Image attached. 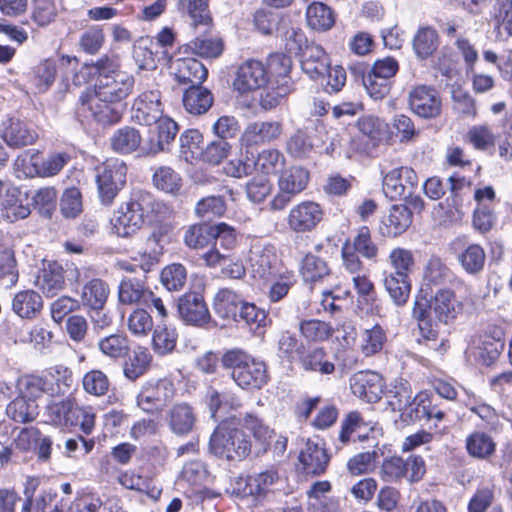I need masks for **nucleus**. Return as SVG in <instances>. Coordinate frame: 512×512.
<instances>
[{
  "label": "nucleus",
  "instance_id": "c03bdc74",
  "mask_svg": "<svg viewBox=\"0 0 512 512\" xmlns=\"http://www.w3.org/2000/svg\"><path fill=\"white\" fill-rule=\"evenodd\" d=\"M307 25L315 31H327L335 23L332 9L322 2L311 3L306 10Z\"/></svg>",
  "mask_w": 512,
  "mask_h": 512
},
{
  "label": "nucleus",
  "instance_id": "79ce46f5",
  "mask_svg": "<svg viewBox=\"0 0 512 512\" xmlns=\"http://www.w3.org/2000/svg\"><path fill=\"white\" fill-rule=\"evenodd\" d=\"M412 315L418 322V327L423 339L428 342H436L439 332L437 324L433 323L430 312L427 310V300L425 298L416 297Z\"/></svg>",
  "mask_w": 512,
  "mask_h": 512
},
{
  "label": "nucleus",
  "instance_id": "3c124183",
  "mask_svg": "<svg viewBox=\"0 0 512 512\" xmlns=\"http://www.w3.org/2000/svg\"><path fill=\"white\" fill-rule=\"evenodd\" d=\"M305 352V346L298 340L295 334L290 331L280 333L277 341V355L292 363L296 360L300 361L301 356Z\"/></svg>",
  "mask_w": 512,
  "mask_h": 512
},
{
  "label": "nucleus",
  "instance_id": "f3484780",
  "mask_svg": "<svg viewBox=\"0 0 512 512\" xmlns=\"http://www.w3.org/2000/svg\"><path fill=\"white\" fill-rule=\"evenodd\" d=\"M463 305L455 297L454 292L448 288L438 289L430 303L427 302V310L433 312L437 320L448 324L461 313Z\"/></svg>",
  "mask_w": 512,
  "mask_h": 512
},
{
  "label": "nucleus",
  "instance_id": "de8ad7c7",
  "mask_svg": "<svg viewBox=\"0 0 512 512\" xmlns=\"http://www.w3.org/2000/svg\"><path fill=\"white\" fill-rule=\"evenodd\" d=\"M424 279L428 284L441 285L446 283L462 284L451 269L438 257H431L426 265Z\"/></svg>",
  "mask_w": 512,
  "mask_h": 512
},
{
  "label": "nucleus",
  "instance_id": "6e6d98bb",
  "mask_svg": "<svg viewBox=\"0 0 512 512\" xmlns=\"http://www.w3.org/2000/svg\"><path fill=\"white\" fill-rule=\"evenodd\" d=\"M153 183L157 189L176 195L182 187V178L171 167L160 166L153 174Z\"/></svg>",
  "mask_w": 512,
  "mask_h": 512
},
{
  "label": "nucleus",
  "instance_id": "20e7f679",
  "mask_svg": "<svg viewBox=\"0 0 512 512\" xmlns=\"http://www.w3.org/2000/svg\"><path fill=\"white\" fill-rule=\"evenodd\" d=\"M151 203L148 193H135L132 198L119 207L111 219L112 230L119 237L134 235L144 224L145 213Z\"/></svg>",
  "mask_w": 512,
  "mask_h": 512
},
{
  "label": "nucleus",
  "instance_id": "09e8293b",
  "mask_svg": "<svg viewBox=\"0 0 512 512\" xmlns=\"http://www.w3.org/2000/svg\"><path fill=\"white\" fill-rule=\"evenodd\" d=\"M189 49L197 56L215 59L224 51L223 40L216 36L200 35L188 44Z\"/></svg>",
  "mask_w": 512,
  "mask_h": 512
},
{
  "label": "nucleus",
  "instance_id": "0e129e2a",
  "mask_svg": "<svg viewBox=\"0 0 512 512\" xmlns=\"http://www.w3.org/2000/svg\"><path fill=\"white\" fill-rule=\"evenodd\" d=\"M299 330L305 339L312 342L325 341L334 332L330 324L316 319L303 320L300 323Z\"/></svg>",
  "mask_w": 512,
  "mask_h": 512
},
{
  "label": "nucleus",
  "instance_id": "a878e982",
  "mask_svg": "<svg viewBox=\"0 0 512 512\" xmlns=\"http://www.w3.org/2000/svg\"><path fill=\"white\" fill-rule=\"evenodd\" d=\"M237 418L241 419L240 426L248 430L254 441L266 451L270 441L274 436V430L271 429L264 420L255 412L240 413Z\"/></svg>",
  "mask_w": 512,
  "mask_h": 512
},
{
  "label": "nucleus",
  "instance_id": "49530a36",
  "mask_svg": "<svg viewBox=\"0 0 512 512\" xmlns=\"http://www.w3.org/2000/svg\"><path fill=\"white\" fill-rule=\"evenodd\" d=\"M386 341V331L381 325L375 324L371 328L362 331L360 335V351L366 357L376 355L382 351Z\"/></svg>",
  "mask_w": 512,
  "mask_h": 512
},
{
  "label": "nucleus",
  "instance_id": "052dcab7",
  "mask_svg": "<svg viewBox=\"0 0 512 512\" xmlns=\"http://www.w3.org/2000/svg\"><path fill=\"white\" fill-rule=\"evenodd\" d=\"M119 481L125 488L144 492L154 500H157L161 494V489L153 485L151 480L134 472L123 473Z\"/></svg>",
  "mask_w": 512,
  "mask_h": 512
},
{
  "label": "nucleus",
  "instance_id": "bf43d9fd",
  "mask_svg": "<svg viewBox=\"0 0 512 512\" xmlns=\"http://www.w3.org/2000/svg\"><path fill=\"white\" fill-rule=\"evenodd\" d=\"M151 359L149 351L146 348L139 347L124 365L125 377L132 381L141 377L148 370Z\"/></svg>",
  "mask_w": 512,
  "mask_h": 512
},
{
  "label": "nucleus",
  "instance_id": "39448f33",
  "mask_svg": "<svg viewBox=\"0 0 512 512\" xmlns=\"http://www.w3.org/2000/svg\"><path fill=\"white\" fill-rule=\"evenodd\" d=\"M127 167L124 161L108 159L95 168V180L98 194L103 204L112 203L126 183Z\"/></svg>",
  "mask_w": 512,
  "mask_h": 512
},
{
  "label": "nucleus",
  "instance_id": "a18cd8bd",
  "mask_svg": "<svg viewBox=\"0 0 512 512\" xmlns=\"http://www.w3.org/2000/svg\"><path fill=\"white\" fill-rule=\"evenodd\" d=\"M47 386L45 378L35 374L22 375L16 380L15 384L18 395L26 399L33 400L36 403L43 394L48 395Z\"/></svg>",
  "mask_w": 512,
  "mask_h": 512
},
{
  "label": "nucleus",
  "instance_id": "e2e57ef3",
  "mask_svg": "<svg viewBox=\"0 0 512 512\" xmlns=\"http://www.w3.org/2000/svg\"><path fill=\"white\" fill-rule=\"evenodd\" d=\"M82 387L86 393L92 396L102 397L109 391L110 380L103 371L93 369L84 374Z\"/></svg>",
  "mask_w": 512,
  "mask_h": 512
},
{
  "label": "nucleus",
  "instance_id": "f03ea898",
  "mask_svg": "<svg viewBox=\"0 0 512 512\" xmlns=\"http://www.w3.org/2000/svg\"><path fill=\"white\" fill-rule=\"evenodd\" d=\"M241 419L231 415L220 421L209 440V452L227 461L246 459L252 448L250 437L240 429Z\"/></svg>",
  "mask_w": 512,
  "mask_h": 512
},
{
  "label": "nucleus",
  "instance_id": "412c9836",
  "mask_svg": "<svg viewBox=\"0 0 512 512\" xmlns=\"http://www.w3.org/2000/svg\"><path fill=\"white\" fill-rule=\"evenodd\" d=\"M147 297H151V289L145 281V276H128L121 280L118 287V299L121 304L143 306Z\"/></svg>",
  "mask_w": 512,
  "mask_h": 512
},
{
  "label": "nucleus",
  "instance_id": "4be33fe9",
  "mask_svg": "<svg viewBox=\"0 0 512 512\" xmlns=\"http://www.w3.org/2000/svg\"><path fill=\"white\" fill-rule=\"evenodd\" d=\"M326 449L319 443L308 440L299 454V461L306 474L320 475L329 463Z\"/></svg>",
  "mask_w": 512,
  "mask_h": 512
},
{
  "label": "nucleus",
  "instance_id": "58836bf2",
  "mask_svg": "<svg viewBox=\"0 0 512 512\" xmlns=\"http://www.w3.org/2000/svg\"><path fill=\"white\" fill-rule=\"evenodd\" d=\"M38 414V404L18 394L6 407V415L8 418L19 424L33 422Z\"/></svg>",
  "mask_w": 512,
  "mask_h": 512
},
{
  "label": "nucleus",
  "instance_id": "ea45409f",
  "mask_svg": "<svg viewBox=\"0 0 512 512\" xmlns=\"http://www.w3.org/2000/svg\"><path fill=\"white\" fill-rule=\"evenodd\" d=\"M465 448L469 456L486 460L495 453L496 444L489 434L475 431L466 437Z\"/></svg>",
  "mask_w": 512,
  "mask_h": 512
},
{
  "label": "nucleus",
  "instance_id": "f8f14e48",
  "mask_svg": "<svg viewBox=\"0 0 512 512\" xmlns=\"http://www.w3.org/2000/svg\"><path fill=\"white\" fill-rule=\"evenodd\" d=\"M411 110L421 118H436L441 113V99L437 90L431 86L418 85L409 92Z\"/></svg>",
  "mask_w": 512,
  "mask_h": 512
},
{
  "label": "nucleus",
  "instance_id": "774afa93",
  "mask_svg": "<svg viewBox=\"0 0 512 512\" xmlns=\"http://www.w3.org/2000/svg\"><path fill=\"white\" fill-rule=\"evenodd\" d=\"M160 279L168 291H179L186 284L187 270L182 264L173 263L163 268Z\"/></svg>",
  "mask_w": 512,
  "mask_h": 512
},
{
  "label": "nucleus",
  "instance_id": "72a5a7b5",
  "mask_svg": "<svg viewBox=\"0 0 512 512\" xmlns=\"http://www.w3.org/2000/svg\"><path fill=\"white\" fill-rule=\"evenodd\" d=\"M301 367L305 371L330 375L335 372V364L330 360L326 350L321 347L308 349L300 358Z\"/></svg>",
  "mask_w": 512,
  "mask_h": 512
},
{
  "label": "nucleus",
  "instance_id": "69168bd1",
  "mask_svg": "<svg viewBox=\"0 0 512 512\" xmlns=\"http://www.w3.org/2000/svg\"><path fill=\"white\" fill-rule=\"evenodd\" d=\"M127 327L134 336H147L153 330L154 322L147 310L138 307L129 314Z\"/></svg>",
  "mask_w": 512,
  "mask_h": 512
},
{
  "label": "nucleus",
  "instance_id": "c9c22d12",
  "mask_svg": "<svg viewBox=\"0 0 512 512\" xmlns=\"http://www.w3.org/2000/svg\"><path fill=\"white\" fill-rule=\"evenodd\" d=\"M208 70L195 58L177 60L176 77L180 83L200 86L207 78Z\"/></svg>",
  "mask_w": 512,
  "mask_h": 512
},
{
  "label": "nucleus",
  "instance_id": "8fccbe9b",
  "mask_svg": "<svg viewBox=\"0 0 512 512\" xmlns=\"http://www.w3.org/2000/svg\"><path fill=\"white\" fill-rule=\"evenodd\" d=\"M382 454L380 448L358 453L347 461L346 468L352 476L371 473L376 469L377 462Z\"/></svg>",
  "mask_w": 512,
  "mask_h": 512
},
{
  "label": "nucleus",
  "instance_id": "bb28decb",
  "mask_svg": "<svg viewBox=\"0 0 512 512\" xmlns=\"http://www.w3.org/2000/svg\"><path fill=\"white\" fill-rule=\"evenodd\" d=\"M196 422L193 408L187 403L175 404L168 413V425L170 430L180 436L192 432Z\"/></svg>",
  "mask_w": 512,
  "mask_h": 512
},
{
  "label": "nucleus",
  "instance_id": "6ab92c4d",
  "mask_svg": "<svg viewBox=\"0 0 512 512\" xmlns=\"http://www.w3.org/2000/svg\"><path fill=\"white\" fill-rule=\"evenodd\" d=\"M301 53V68L311 79L317 80L325 76L330 66V58L325 50L316 43L304 46Z\"/></svg>",
  "mask_w": 512,
  "mask_h": 512
},
{
  "label": "nucleus",
  "instance_id": "4d7b16f0",
  "mask_svg": "<svg viewBox=\"0 0 512 512\" xmlns=\"http://www.w3.org/2000/svg\"><path fill=\"white\" fill-rule=\"evenodd\" d=\"M56 77V63L52 59H45L32 69L31 81L38 92L47 91L54 83Z\"/></svg>",
  "mask_w": 512,
  "mask_h": 512
},
{
  "label": "nucleus",
  "instance_id": "f257e3e1",
  "mask_svg": "<svg viewBox=\"0 0 512 512\" xmlns=\"http://www.w3.org/2000/svg\"><path fill=\"white\" fill-rule=\"evenodd\" d=\"M134 84L128 72L100 67L94 89L80 96L79 112L102 126L118 123L124 110L122 101L131 94Z\"/></svg>",
  "mask_w": 512,
  "mask_h": 512
},
{
  "label": "nucleus",
  "instance_id": "dca6fc26",
  "mask_svg": "<svg viewBox=\"0 0 512 512\" xmlns=\"http://www.w3.org/2000/svg\"><path fill=\"white\" fill-rule=\"evenodd\" d=\"M383 387V378L376 372L360 371L350 379L352 393L367 403H375L380 400Z\"/></svg>",
  "mask_w": 512,
  "mask_h": 512
},
{
  "label": "nucleus",
  "instance_id": "423d86ee",
  "mask_svg": "<svg viewBox=\"0 0 512 512\" xmlns=\"http://www.w3.org/2000/svg\"><path fill=\"white\" fill-rule=\"evenodd\" d=\"M175 387L167 379L146 381L136 397L137 406L148 414H158L173 400Z\"/></svg>",
  "mask_w": 512,
  "mask_h": 512
},
{
  "label": "nucleus",
  "instance_id": "393cba45",
  "mask_svg": "<svg viewBox=\"0 0 512 512\" xmlns=\"http://www.w3.org/2000/svg\"><path fill=\"white\" fill-rule=\"evenodd\" d=\"M501 329H495L494 335L485 334L475 348V358L485 366L493 364L504 349L505 342Z\"/></svg>",
  "mask_w": 512,
  "mask_h": 512
},
{
  "label": "nucleus",
  "instance_id": "e433bc0d",
  "mask_svg": "<svg viewBox=\"0 0 512 512\" xmlns=\"http://www.w3.org/2000/svg\"><path fill=\"white\" fill-rule=\"evenodd\" d=\"M383 284L394 305L402 307L407 303L411 291L409 276L384 272Z\"/></svg>",
  "mask_w": 512,
  "mask_h": 512
},
{
  "label": "nucleus",
  "instance_id": "cd10ccee",
  "mask_svg": "<svg viewBox=\"0 0 512 512\" xmlns=\"http://www.w3.org/2000/svg\"><path fill=\"white\" fill-rule=\"evenodd\" d=\"M382 223V234L388 237H396L406 231L411 225L412 212L405 205H393Z\"/></svg>",
  "mask_w": 512,
  "mask_h": 512
},
{
  "label": "nucleus",
  "instance_id": "c85d7f7f",
  "mask_svg": "<svg viewBox=\"0 0 512 512\" xmlns=\"http://www.w3.org/2000/svg\"><path fill=\"white\" fill-rule=\"evenodd\" d=\"M97 347L101 354L113 361L125 359L130 354V340L122 332L99 338Z\"/></svg>",
  "mask_w": 512,
  "mask_h": 512
},
{
  "label": "nucleus",
  "instance_id": "0eeeda50",
  "mask_svg": "<svg viewBox=\"0 0 512 512\" xmlns=\"http://www.w3.org/2000/svg\"><path fill=\"white\" fill-rule=\"evenodd\" d=\"M309 182V172L299 166L283 171L278 179V192L270 202L274 211L283 210L295 196L304 191Z\"/></svg>",
  "mask_w": 512,
  "mask_h": 512
},
{
  "label": "nucleus",
  "instance_id": "4c0bfd02",
  "mask_svg": "<svg viewBox=\"0 0 512 512\" xmlns=\"http://www.w3.org/2000/svg\"><path fill=\"white\" fill-rule=\"evenodd\" d=\"M37 285L47 297H52L65 285L63 268L57 262L48 263L37 278Z\"/></svg>",
  "mask_w": 512,
  "mask_h": 512
},
{
  "label": "nucleus",
  "instance_id": "7c9ffc66",
  "mask_svg": "<svg viewBox=\"0 0 512 512\" xmlns=\"http://www.w3.org/2000/svg\"><path fill=\"white\" fill-rule=\"evenodd\" d=\"M42 307V297L33 290L20 291L12 299V310L22 319L36 318Z\"/></svg>",
  "mask_w": 512,
  "mask_h": 512
},
{
  "label": "nucleus",
  "instance_id": "473e14b6",
  "mask_svg": "<svg viewBox=\"0 0 512 512\" xmlns=\"http://www.w3.org/2000/svg\"><path fill=\"white\" fill-rule=\"evenodd\" d=\"M142 136L140 132L131 126H124L117 129L110 138V145L114 152L119 154H130L137 149L142 150Z\"/></svg>",
  "mask_w": 512,
  "mask_h": 512
},
{
  "label": "nucleus",
  "instance_id": "338daca9",
  "mask_svg": "<svg viewBox=\"0 0 512 512\" xmlns=\"http://www.w3.org/2000/svg\"><path fill=\"white\" fill-rule=\"evenodd\" d=\"M357 126L363 135L367 136L374 142L382 141L388 132V125L384 120L373 115L361 117L357 122Z\"/></svg>",
  "mask_w": 512,
  "mask_h": 512
},
{
  "label": "nucleus",
  "instance_id": "a211bd4d",
  "mask_svg": "<svg viewBox=\"0 0 512 512\" xmlns=\"http://www.w3.org/2000/svg\"><path fill=\"white\" fill-rule=\"evenodd\" d=\"M248 261L252 276L265 280L275 273L278 259L273 246L254 244L249 251Z\"/></svg>",
  "mask_w": 512,
  "mask_h": 512
},
{
  "label": "nucleus",
  "instance_id": "b1692460",
  "mask_svg": "<svg viewBox=\"0 0 512 512\" xmlns=\"http://www.w3.org/2000/svg\"><path fill=\"white\" fill-rule=\"evenodd\" d=\"M108 284L98 278L91 279L82 287L80 306L89 310H102L109 296Z\"/></svg>",
  "mask_w": 512,
  "mask_h": 512
},
{
  "label": "nucleus",
  "instance_id": "a19ab883",
  "mask_svg": "<svg viewBox=\"0 0 512 512\" xmlns=\"http://www.w3.org/2000/svg\"><path fill=\"white\" fill-rule=\"evenodd\" d=\"M43 378L47 381L48 395L50 396L64 395L73 384L72 371L64 365L50 367Z\"/></svg>",
  "mask_w": 512,
  "mask_h": 512
},
{
  "label": "nucleus",
  "instance_id": "f704fd0d",
  "mask_svg": "<svg viewBox=\"0 0 512 512\" xmlns=\"http://www.w3.org/2000/svg\"><path fill=\"white\" fill-rule=\"evenodd\" d=\"M244 300L231 289H220L213 299L215 313L223 319H237L239 308Z\"/></svg>",
  "mask_w": 512,
  "mask_h": 512
},
{
  "label": "nucleus",
  "instance_id": "aec40b11",
  "mask_svg": "<svg viewBox=\"0 0 512 512\" xmlns=\"http://www.w3.org/2000/svg\"><path fill=\"white\" fill-rule=\"evenodd\" d=\"M1 137L12 148L32 145L38 135L28 123L18 118H9L2 125Z\"/></svg>",
  "mask_w": 512,
  "mask_h": 512
},
{
  "label": "nucleus",
  "instance_id": "ddd939ff",
  "mask_svg": "<svg viewBox=\"0 0 512 512\" xmlns=\"http://www.w3.org/2000/svg\"><path fill=\"white\" fill-rule=\"evenodd\" d=\"M178 314L188 325L202 327L209 323L211 315L204 297L197 292H188L178 299Z\"/></svg>",
  "mask_w": 512,
  "mask_h": 512
},
{
  "label": "nucleus",
  "instance_id": "37998d69",
  "mask_svg": "<svg viewBox=\"0 0 512 512\" xmlns=\"http://www.w3.org/2000/svg\"><path fill=\"white\" fill-rule=\"evenodd\" d=\"M412 45L418 58H429L439 46V35L437 30L431 26L420 27L414 35Z\"/></svg>",
  "mask_w": 512,
  "mask_h": 512
},
{
  "label": "nucleus",
  "instance_id": "9b49d317",
  "mask_svg": "<svg viewBox=\"0 0 512 512\" xmlns=\"http://www.w3.org/2000/svg\"><path fill=\"white\" fill-rule=\"evenodd\" d=\"M323 210L314 201H303L291 208L287 216V225L293 232L312 231L322 220Z\"/></svg>",
  "mask_w": 512,
  "mask_h": 512
},
{
  "label": "nucleus",
  "instance_id": "c756f323",
  "mask_svg": "<svg viewBox=\"0 0 512 512\" xmlns=\"http://www.w3.org/2000/svg\"><path fill=\"white\" fill-rule=\"evenodd\" d=\"M457 261L469 275H478L484 269L486 254L484 248L476 243L464 244L457 252Z\"/></svg>",
  "mask_w": 512,
  "mask_h": 512
},
{
  "label": "nucleus",
  "instance_id": "5fc2aeb1",
  "mask_svg": "<svg viewBox=\"0 0 512 512\" xmlns=\"http://www.w3.org/2000/svg\"><path fill=\"white\" fill-rule=\"evenodd\" d=\"M387 397L389 398L388 404L392 410L403 414L414 396L410 383L407 380L399 379L396 380L392 389L389 390Z\"/></svg>",
  "mask_w": 512,
  "mask_h": 512
},
{
  "label": "nucleus",
  "instance_id": "9d476101",
  "mask_svg": "<svg viewBox=\"0 0 512 512\" xmlns=\"http://www.w3.org/2000/svg\"><path fill=\"white\" fill-rule=\"evenodd\" d=\"M153 124L155 127L150 130L148 139L142 145V153L149 156L168 150L178 132L177 123L167 116L162 115Z\"/></svg>",
  "mask_w": 512,
  "mask_h": 512
},
{
  "label": "nucleus",
  "instance_id": "5701e85b",
  "mask_svg": "<svg viewBox=\"0 0 512 512\" xmlns=\"http://www.w3.org/2000/svg\"><path fill=\"white\" fill-rule=\"evenodd\" d=\"M278 479V473L274 469L263 471L254 476L247 478H239L236 482L237 494L242 497L246 496H262L269 487Z\"/></svg>",
  "mask_w": 512,
  "mask_h": 512
},
{
  "label": "nucleus",
  "instance_id": "7ed1b4c3",
  "mask_svg": "<svg viewBox=\"0 0 512 512\" xmlns=\"http://www.w3.org/2000/svg\"><path fill=\"white\" fill-rule=\"evenodd\" d=\"M221 364L231 371V378L242 389H260L267 383L265 363L243 349L227 350L221 357Z\"/></svg>",
  "mask_w": 512,
  "mask_h": 512
},
{
  "label": "nucleus",
  "instance_id": "864d4df0",
  "mask_svg": "<svg viewBox=\"0 0 512 512\" xmlns=\"http://www.w3.org/2000/svg\"><path fill=\"white\" fill-rule=\"evenodd\" d=\"M285 163L283 154L277 149H264L253 161L254 171L264 175L275 174L282 170Z\"/></svg>",
  "mask_w": 512,
  "mask_h": 512
},
{
  "label": "nucleus",
  "instance_id": "1a4fd4ad",
  "mask_svg": "<svg viewBox=\"0 0 512 512\" xmlns=\"http://www.w3.org/2000/svg\"><path fill=\"white\" fill-rule=\"evenodd\" d=\"M163 115L161 93L158 89L142 91L133 101L132 119L140 125H152Z\"/></svg>",
  "mask_w": 512,
  "mask_h": 512
},
{
  "label": "nucleus",
  "instance_id": "603ef678",
  "mask_svg": "<svg viewBox=\"0 0 512 512\" xmlns=\"http://www.w3.org/2000/svg\"><path fill=\"white\" fill-rule=\"evenodd\" d=\"M177 6L181 13L187 14L191 18L195 27L199 25L207 27L212 22L208 0H178Z\"/></svg>",
  "mask_w": 512,
  "mask_h": 512
},
{
  "label": "nucleus",
  "instance_id": "680f3d73",
  "mask_svg": "<svg viewBox=\"0 0 512 512\" xmlns=\"http://www.w3.org/2000/svg\"><path fill=\"white\" fill-rule=\"evenodd\" d=\"M226 211L225 194L211 195L199 200L195 207L198 217L211 220L214 217L222 216Z\"/></svg>",
  "mask_w": 512,
  "mask_h": 512
},
{
  "label": "nucleus",
  "instance_id": "2eb2a0df",
  "mask_svg": "<svg viewBox=\"0 0 512 512\" xmlns=\"http://www.w3.org/2000/svg\"><path fill=\"white\" fill-rule=\"evenodd\" d=\"M283 132L280 121H254L244 129L240 142L242 146L263 145L277 140Z\"/></svg>",
  "mask_w": 512,
  "mask_h": 512
},
{
  "label": "nucleus",
  "instance_id": "6e6552de",
  "mask_svg": "<svg viewBox=\"0 0 512 512\" xmlns=\"http://www.w3.org/2000/svg\"><path fill=\"white\" fill-rule=\"evenodd\" d=\"M418 181V176L412 168H394L383 177V192L391 200L409 197L411 191L417 189Z\"/></svg>",
  "mask_w": 512,
  "mask_h": 512
},
{
  "label": "nucleus",
  "instance_id": "13d9d810",
  "mask_svg": "<svg viewBox=\"0 0 512 512\" xmlns=\"http://www.w3.org/2000/svg\"><path fill=\"white\" fill-rule=\"evenodd\" d=\"M300 272L305 282L315 283L329 276L330 270L322 258L307 254L302 260Z\"/></svg>",
  "mask_w": 512,
  "mask_h": 512
},
{
  "label": "nucleus",
  "instance_id": "4468645a",
  "mask_svg": "<svg viewBox=\"0 0 512 512\" xmlns=\"http://www.w3.org/2000/svg\"><path fill=\"white\" fill-rule=\"evenodd\" d=\"M268 82V71L261 61L249 59L237 69L233 82L235 90L247 93L260 89Z\"/></svg>",
  "mask_w": 512,
  "mask_h": 512
},
{
  "label": "nucleus",
  "instance_id": "2f4dec72",
  "mask_svg": "<svg viewBox=\"0 0 512 512\" xmlns=\"http://www.w3.org/2000/svg\"><path fill=\"white\" fill-rule=\"evenodd\" d=\"M183 105L185 110L192 115L206 113L213 104L212 93L201 85H191L183 93Z\"/></svg>",
  "mask_w": 512,
  "mask_h": 512
}]
</instances>
